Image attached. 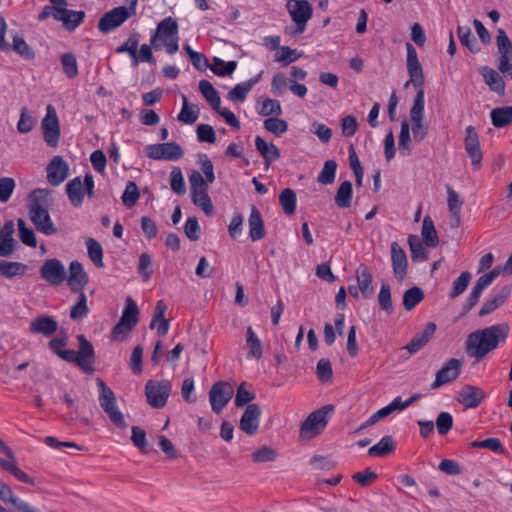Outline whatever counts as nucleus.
Masks as SVG:
<instances>
[{
	"instance_id": "36",
	"label": "nucleus",
	"mask_w": 512,
	"mask_h": 512,
	"mask_svg": "<svg viewBox=\"0 0 512 512\" xmlns=\"http://www.w3.org/2000/svg\"><path fill=\"white\" fill-rule=\"evenodd\" d=\"M396 448V443L392 436H384L377 444L370 447L368 455L372 457H384Z\"/></svg>"
},
{
	"instance_id": "61",
	"label": "nucleus",
	"mask_w": 512,
	"mask_h": 512,
	"mask_svg": "<svg viewBox=\"0 0 512 512\" xmlns=\"http://www.w3.org/2000/svg\"><path fill=\"white\" fill-rule=\"evenodd\" d=\"M258 114L261 116L281 115L282 108L280 102L275 99L266 98L263 101L261 108L258 110Z\"/></svg>"
},
{
	"instance_id": "25",
	"label": "nucleus",
	"mask_w": 512,
	"mask_h": 512,
	"mask_svg": "<svg viewBox=\"0 0 512 512\" xmlns=\"http://www.w3.org/2000/svg\"><path fill=\"white\" fill-rule=\"evenodd\" d=\"M58 329L57 321L51 316H38L29 324V330L33 334H42L44 336H51Z\"/></svg>"
},
{
	"instance_id": "64",
	"label": "nucleus",
	"mask_w": 512,
	"mask_h": 512,
	"mask_svg": "<svg viewBox=\"0 0 512 512\" xmlns=\"http://www.w3.org/2000/svg\"><path fill=\"white\" fill-rule=\"evenodd\" d=\"M196 134L199 142H206L209 144L216 142L215 130L209 124H199L196 129Z\"/></svg>"
},
{
	"instance_id": "30",
	"label": "nucleus",
	"mask_w": 512,
	"mask_h": 512,
	"mask_svg": "<svg viewBox=\"0 0 512 512\" xmlns=\"http://www.w3.org/2000/svg\"><path fill=\"white\" fill-rule=\"evenodd\" d=\"M167 310V306L163 300H159L156 303L153 318L150 323V328L157 329V333L160 336H165L169 330V322L165 319V312Z\"/></svg>"
},
{
	"instance_id": "4",
	"label": "nucleus",
	"mask_w": 512,
	"mask_h": 512,
	"mask_svg": "<svg viewBox=\"0 0 512 512\" xmlns=\"http://www.w3.org/2000/svg\"><path fill=\"white\" fill-rule=\"evenodd\" d=\"M77 340L79 343L78 351L63 350L58 353L61 359L76 364L85 373L91 374L94 371L95 352L93 345L86 339L84 335H78Z\"/></svg>"
},
{
	"instance_id": "11",
	"label": "nucleus",
	"mask_w": 512,
	"mask_h": 512,
	"mask_svg": "<svg viewBox=\"0 0 512 512\" xmlns=\"http://www.w3.org/2000/svg\"><path fill=\"white\" fill-rule=\"evenodd\" d=\"M171 392V384L169 381H153L149 380L145 385V394L147 402L153 408H163Z\"/></svg>"
},
{
	"instance_id": "31",
	"label": "nucleus",
	"mask_w": 512,
	"mask_h": 512,
	"mask_svg": "<svg viewBox=\"0 0 512 512\" xmlns=\"http://www.w3.org/2000/svg\"><path fill=\"white\" fill-rule=\"evenodd\" d=\"M255 146L257 151L264 158L267 168L269 165L278 160L281 156L280 150L273 143H267L262 137L255 138Z\"/></svg>"
},
{
	"instance_id": "8",
	"label": "nucleus",
	"mask_w": 512,
	"mask_h": 512,
	"mask_svg": "<svg viewBox=\"0 0 512 512\" xmlns=\"http://www.w3.org/2000/svg\"><path fill=\"white\" fill-rule=\"evenodd\" d=\"M286 2L287 11L296 26L290 34H302L306 30L308 21L312 18L313 7L308 0H286Z\"/></svg>"
},
{
	"instance_id": "23",
	"label": "nucleus",
	"mask_w": 512,
	"mask_h": 512,
	"mask_svg": "<svg viewBox=\"0 0 512 512\" xmlns=\"http://www.w3.org/2000/svg\"><path fill=\"white\" fill-rule=\"evenodd\" d=\"M84 18V11L69 10L66 7L57 9L54 14V19L62 22L64 28L68 31H74L84 21Z\"/></svg>"
},
{
	"instance_id": "9",
	"label": "nucleus",
	"mask_w": 512,
	"mask_h": 512,
	"mask_svg": "<svg viewBox=\"0 0 512 512\" xmlns=\"http://www.w3.org/2000/svg\"><path fill=\"white\" fill-rule=\"evenodd\" d=\"M407 50V71L409 74V81L406 82L405 87L410 83L415 87L416 95L422 94L423 100H425L424 94V74L422 66L419 62L417 52L411 43H406Z\"/></svg>"
},
{
	"instance_id": "28",
	"label": "nucleus",
	"mask_w": 512,
	"mask_h": 512,
	"mask_svg": "<svg viewBox=\"0 0 512 512\" xmlns=\"http://www.w3.org/2000/svg\"><path fill=\"white\" fill-rule=\"evenodd\" d=\"M435 331L436 325L433 322L427 323L424 330L416 334L405 348L410 354L418 352L429 342Z\"/></svg>"
},
{
	"instance_id": "3",
	"label": "nucleus",
	"mask_w": 512,
	"mask_h": 512,
	"mask_svg": "<svg viewBox=\"0 0 512 512\" xmlns=\"http://www.w3.org/2000/svg\"><path fill=\"white\" fill-rule=\"evenodd\" d=\"M52 202V195L48 189L38 188L30 193L28 208L32 224H52L48 212Z\"/></svg>"
},
{
	"instance_id": "45",
	"label": "nucleus",
	"mask_w": 512,
	"mask_h": 512,
	"mask_svg": "<svg viewBox=\"0 0 512 512\" xmlns=\"http://www.w3.org/2000/svg\"><path fill=\"white\" fill-rule=\"evenodd\" d=\"M86 247L87 252L90 260L93 262V264L97 267H103V249L99 242H97L93 238H88L86 240Z\"/></svg>"
},
{
	"instance_id": "51",
	"label": "nucleus",
	"mask_w": 512,
	"mask_h": 512,
	"mask_svg": "<svg viewBox=\"0 0 512 512\" xmlns=\"http://www.w3.org/2000/svg\"><path fill=\"white\" fill-rule=\"evenodd\" d=\"M213 65L210 66V69L217 75V76H226V75H231L236 67H237V62L236 61H228V62H225L224 60L218 58V57H214L213 58Z\"/></svg>"
},
{
	"instance_id": "46",
	"label": "nucleus",
	"mask_w": 512,
	"mask_h": 512,
	"mask_svg": "<svg viewBox=\"0 0 512 512\" xmlns=\"http://www.w3.org/2000/svg\"><path fill=\"white\" fill-rule=\"evenodd\" d=\"M140 40V34L137 31H131L128 39L115 50L118 54L128 53L131 58H136V50Z\"/></svg>"
},
{
	"instance_id": "48",
	"label": "nucleus",
	"mask_w": 512,
	"mask_h": 512,
	"mask_svg": "<svg viewBox=\"0 0 512 512\" xmlns=\"http://www.w3.org/2000/svg\"><path fill=\"white\" fill-rule=\"evenodd\" d=\"M377 299L379 306L383 311H385L388 315L393 314L394 307L392 303L391 289L389 284L382 283Z\"/></svg>"
},
{
	"instance_id": "62",
	"label": "nucleus",
	"mask_w": 512,
	"mask_h": 512,
	"mask_svg": "<svg viewBox=\"0 0 512 512\" xmlns=\"http://www.w3.org/2000/svg\"><path fill=\"white\" fill-rule=\"evenodd\" d=\"M471 280V274L468 271H464L460 276L453 282V288L450 293L451 298H456L461 295L467 288Z\"/></svg>"
},
{
	"instance_id": "2",
	"label": "nucleus",
	"mask_w": 512,
	"mask_h": 512,
	"mask_svg": "<svg viewBox=\"0 0 512 512\" xmlns=\"http://www.w3.org/2000/svg\"><path fill=\"white\" fill-rule=\"evenodd\" d=\"M179 26L177 21L172 17H166L161 20L156 30L151 34L150 45L155 50H160L165 46L166 52L170 55L175 54L179 50Z\"/></svg>"
},
{
	"instance_id": "14",
	"label": "nucleus",
	"mask_w": 512,
	"mask_h": 512,
	"mask_svg": "<svg viewBox=\"0 0 512 512\" xmlns=\"http://www.w3.org/2000/svg\"><path fill=\"white\" fill-rule=\"evenodd\" d=\"M43 138L49 147H56L60 138V126L55 109L48 105L42 120Z\"/></svg>"
},
{
	"instance_id": "12",
	"label": "nucleus",
	"mask_w": 512,
	"mask_h": 512,
	"mask_svg": "<svg viewBox=\"0 0 512 512\" xmlns=\"http://www.w3.org/2000/svg\"><path fill=\"white\" fill-rule=\"evenodd\" d=\"M146 150L147 157L153 160L177 161L184 155L183 149L176 142L151 144Z\"/></svg>"
},
{
	"instance_id": "55",
	"label": "nucleus",
	"mask_w": 512,
	"mask_h": 512,
	"mask_svg": "<svg viewBox=\"0 0 512 512\" xmlns=\"http://www.w3.org/2000/svg\"><path fill=\"white\" fill-rule=\"evenodd\" d=\"M496 45L500 54L499 57H512V42L502 28H499L497 31Z\"/></svg>"
},
{
	"instance_id": "44",
	"label": "nucleus",
	"mask_w": 512,
	"mask_h": 512,
	"mask_svg": "<svg viewBox=\"0 0 512 512\" xmlns=\"http://www.w3.org/2000/svg\"><path fill=\"white\" fill-rule=\"evenodd\" d=\"M191 198L193 203L206 215H212L214 213V206L208 194V190L198 191L197 193L191 194Z\"/></svg>"
},
{
	"instance_id": "47",
	"label": "nucleus",
	"mask_w": 512,
	"mask_h": 512,
	"mask_svg": "<svg viewBox=\"0 0 512 512\" xmlns=\"http://www.w3.org/2000/svg\"><path fill=\"white\" fill-rule=\"evenodd\" d=\"M279 201L283 211L287 215H291L296 210V194L290 188H285L279 195Z\"/></svg>"
},
{
	"instance_id": "6",
	"label": "nucleus",
	"mask_w": 512,
	"mask_h": 512,
	"mask_svg": "<svg viewBox=\"0 0 512 512\" xmlns=\"http://www.w3.org/2000/svg\"><path fill=\"white\" fill-rule=\"evenodd\" d=\"M199 91L206 99V101L211 105V107L225 119L228 125L235 129L240 128V122L234 115L232 111L228 108L221 107V99L218 91L214 88V86L208 80H201L199 82Z\"/></svg>"
},
{
	"instance_id": "10",
	"label": "nucleus",
	"mask_w": 512,
	"mask_h": 512,
	"mask_svg": "<svg viewBox=\"0 0 512 512\" xmlns=\"http://www.w3.org/2000/svg\"><path fill=\"white\" fill-rule=\"evenodd\" d=\"M424 107L422 94L415 96L410 109V120L413 138L417 142H422L428 134V125L424 123Z\"/></svg>"
},
{
	"instance_id": "13",
	"label": "nucleus",
	"mask_w": 512,
	"mask_h": 512,
	"mask_svg": "<svg viewBox=\"0 0 512 512\" xmlns=\"http://www.w3.org/2000/svg\"><path fill=\"white\" fill-rule=\"evenodd\" d=\"M39 272L41 278L51 286H58L67 278L65 266L56 258L45 260Z\"/></svg>"
},
{
	"instance_id": "19",
	"label": "nucleus",
	"mask_w": 512,
	"mask_h": 512,
	"mask_svg": "<svg viewBox=\"0 0 512 512\" xmlns=\"http://www.w3.org/2000/svg\"><path fill=\"white\" fill-rule=\"evenodd\" d=\"M47 181L52 186H58L68 177L69 166L61 156H55L46 167Z\"/></svg>"
},
{
	"instance_id": "58",
	"label": "nucleus",
	"mask_w": 512,
	"mask_h": 512,
	"mask_svg": "<svg viewBox=\"0 0 512 512\" xmlns=\"http://www.w3.org/2000/svg\"><path fill=\"white\" fill-rule=\"evenodd\" d=\"M408 243H409L411 257H412L413 261L419 260V259H421V260L426 259L427 255H426L425 248L423 246L421 239L418 236L410 235L408 238Z\"/></svg>"
},
{
	"instance_id": "40",
	"label": "nucleus",
	"mask_w": 512,
	"mask_h": 512,
	"mask_svg": "<svg viewBox=\"0 0 512 512\" xmlns=\"http://www.w3.org/2000/svg\"><path fill=\"white\" fill-rule=\"evenodd\" d=\"M410 143L411 137L409 123L406 120H403L398 140V148L402 156H409L411 154L412 149Z\"/></svg>"
},
{
	"instance_id": "15",
	"label": "nucleus",
	"mask_w": 512,
	"mask_h": 512,
	"mask_svg": "<svg viewBox=\"0 0 512 512\" xmlns=\"http://www.w3.org/2000/svg\"><path fill=\"white\" fill-rule=\"evenodd\" d=\"M464 360L451 358L444 366L436 373L435 380L431 384V389H438L439 387L455 381L460 375Z\"/></svg>"
},
{
	"instance_id": "21",
	"label": "nucleus",
	"mask_w": 512,
	"mask_h": 512,
	"mask_svg": "<svg viewBox=\"0 0 512 512\" xmlns=\"http://www.w3.org/2000/svg\"><path fill=\"white\" fill-rule=\"evenodd\" d=\"M261 417V409L257 404H249L241 416L239 428L249 436L256 434Z\"/></svg>"
},
{
	"instance_id": "16",
	"label": "nucleus",
	"mask_w": 512,
	"mask_h": 512,
	"mask_svg": "<svg viewBox=\"0 0 512 512\" xmlns=\"http://www.w3.org/2000/svg\"><path fill=\"white\" fill-rule=\"evenodd\" d=\"M465 132V150L471 160L473 170L478 171L482 166L483 160L479 137L474 126L466 127Z\"/></svg>"
},
{
	"instance_id": "5",
	"label": "nucleus",
	"mask_w": 512,
	"mask_h": 512,
	"mask_svg": "<svg viewBox=\"0 0 512 512\" xmlns=\"http://www.w3.org/2000/svg\"><path fill=\"white\" fill-rule=\"evenodd\" d=\"M97 385L99 388V404L103 411L107 414L111 422L120 429H125L127 424L124 415L119 410L114 392L106 383L98 378Z\"/></svg>"
},
{
	"instance_id": "49",
	"label": "nucleus",
	"mask_w": 512,
	"mask_h": 512,
	"mask_svg": "<svg viewBox=\"0 0 512 512\" xmlns=\"http://www.w3.org/2000/svg\"><path fill=\"white\" fill-rule=\"evenodd\" d=\"M337 163L334 160H327L320 173L317 181L323 185L332 184L335 180Z\"/></svg>"
},
{
	"instance_id": "59",
	"label": "nucleus",
	"mask_w": 512,
	"mask_h": 512,
	"mask_svg": "<svg viewBox=\"0 0 512 512\" xmlns=\"http://www.w3.org/2000/svg\"><path fill=\"white\" fill-rule=\"evenodd\" d=\"M170 187L176 194L179 195H182L186 192L184 177L181 169L178 167L173 168L170 173Z\"/></svg>"
},
{
	"instance_id": "35",
	"label": "nucleus",
	"mask_w": 512,
	"mask_h": 512,
	"mask_svg": "<svg viewBox=\"0 0 512 512\" xmlns=\"http://www.w3.org/2000/svg\"><path fill=\"white\" fill-rule=\"evenodd\" d=\"M493 126L503 128L512 122V106L494 108L490 113Z\"/></svg>"
},
{
	"instance_id": "56",
	"label": "nucleus",
	"mask_w": 512,
	"mask_h": 512,
	"mask_svg": "<svg viewBox=\"0 0 512 512\" xmlns=\"http://www.w3.org/2000/svg\"><path fill=\"white\" fill-rule=\"evenodd\" d=\"M264 128L276 136H280L288 130V123L278 117H269L264 121Z\"/></svg>"
},
{
	"instance_id": "52",
	"label": "nucleus",
	"mask_w": 512,
	"mask_h": 512,
	"mask_svg": "<svg viewBox=\"0 0 512 512\" xmlns=\"http://www.w3.org/2000/svg\"><path fill=\"white\" fill-rule=\"evenodd\" d=\"M60 60L64 74L70 79L77 77L78 64L76 57L71 53H64Z\"/></svg>"
},
{
	"instance_id": "32",
	"label": "nucleus",
	"mask_w": 512,
	"mask_h": 512,
	"mask_svg": "<svg viewBox=\"0 0 512 512\" xmlns=\"http://www.w3.org/2000/svg\"><path fill=\"white\" fill-rule=\"evenodd\" d=\"M67 196L74 207H79L83 203L84 192L83 183L80 177L71 179L65 186Z\"/></svg>"
},
{
	"instance_id": "7",
	"label": "nucleus",
	"mask_w": 512,
	"mask_h": 512,
	"mask_svg": "<svg viewBox=\"0 0 512 512\" xmlns=\"http://www.w3.org/2000/svg\"><path fill=\"white\" fill-rule=\"evenodd\" d=\"M333 411L332 405H326L312 412L300 427V437L310 440L319 435L327 425V416Z\"/></svg>"
},
{
	"instance_id": "43",
	"label": "nucleus",
	"mask_w": 512,
	"mask_h": 512,
	"mask_svg": "<svg viewBox=\"0 0 512 512\" xmlns=\"http://www.w3.org/2000/svg\"><path fill=\"white\" fill-rule=\"evenodd\" d=\"M27 266L20 262L0 261V274L6 278L23 275Z\"/></svg>"
},
{
	"instance_id": "53",
	"label": "nucleus",
	"mask_w": 512,
	"mask_h": 512,
	"mask_svg": "<svg viewBox=\"0 0 512 512\" xmlns=\"http://www.w3.org/2000/svg\"><path fill=\"white\" fill-rule=\"evenodd\" d=\"M470 446L473 448H486L490 449L493 452H498L503 455H508V451L502 446L500 440L498 438H488L485 440H477L470 443Z\"/></svg>"
},
{
	"instance_id": "39",
	"label": "nucleus",
	"mask_w": 512,
	"mask_h": 512,
	"mask_svg": "<svg viewBox=\"0 0 512 512\" xmlns=\"http://www.w3.org/2000/svg\"><path fill=\"white\" fill-rule=\"evenodd\" d=\"M10 50L15 51L22 58L31 60L35 57L34 50L26 43L24 38L17 33L13 35V42L10 44Z\"/></svg>"
},
{
	"instance_id": "17",
	"label": "nucleus",
	"mask_w": 512,
	"mask_h": 512,
	"mask_svg": "<svg viewBox=\"0 0 512 512\" xmlns=\"http://www.w3.org/2000/svg\"><path fill=\"white\" fill-rule=\"evenodd\" d=\"M130 16L131 13L128 8L124 6L115 7L100 18L98 29L102 33H109L122 25Z\"/></svg>"
},
{
	"instance_id": "33",
	"label": "nucleus",
	"mask_w": 512,
	"mask_h": 512,
	"mask_svg": "<svg viewBox=\"0 0 512 512\" xmlns=\"http://www.w3.org/2000/svg\"><path fill=\"white\" fill-rule=\"evenodd\" d=\"M14 226H3L0 228V256L8 257L14 252L15 241L12 237Z\"/></svg>"
},
{
	"instance_id": "27",
	"label": "nucleus",
	"mask_w": 512,
	"mask_h": 512,
	"mask_svg": "<svg viewBox=\"0 0 512 512\" xmlns=\"http://www.w3.org/2000/svg\"><path fill=\"white\" fill-rule=\"evenodd\" d=\"M484 82L489 89L500 96L505 94V82L503 77L494 69L484 66L480 70Z\"/></svg>"
},
{
	"instance_id": "22",
	"label": "nucleus",
	"mask_w": 512,
	"mask_h": 512,
	"mask_svg": "<svg viewBox=\"0 0 512 512\" xmlns=\"http://www.w3.org/2000/svg\"><path fill=\"white\" fill-rule=\"evenodd\" d=\"M512 291V285L507 284L501 287L497 292H495L489 299H487L482 305L479 316H486L493 311H495L499 306L504 304L508 299L510 293Z\"/></svg>"
},
{
	"instance_id": "42",
	"label": "nucleus",
	"mask_w": 512,
	"mask_h": 512,
	"mask_svg": "<svg viewBox=\"0 0 512 512\" xmlns=\"http://www.w3.org/2000/svg\"><path fill=\"white\" fill-rule=\"evenodd\" d=\"M138 315L139 310L136 302L131 297H127L120 320L127 324L136 326L138 323Z\"/></svg>"
},
{
	"instance_id": "37",
	"label": "nucleus",
	"mask_w": 512,
	"mask_h": 512,
	"mask_svg": "<svg viewBox=\"0 0 512 512\" xmlns=\"http://www.w3.org/2000/svg\"><path fill=\"white\" fill-rule=\"evenodd\" d=\"M457 33L461 44L467 47L471 53L476 54L480 52V47L470 27L459 26L457 29Z\"/></svg>"
},
{
	"instance_id": "57",
	"label": "nucleus",
	"mask_w": 512,
	"mask_h": 512,
	"mask_svg": "<svg viewBox=\"0 0 512 512\" xmlns=\"http://www.w3.org/2000/svg\"><path fill=\"white\" fill-rule=\"evenodd\" d=\"M137 272L141 276L143 281H147L153 274L152 261L148 253H141L139 256V263Z\"/></svg>"
},
{
	"instance_id": "38",
	"label": "nucleus",
	"mask_w": 512,
	"mask_h": 512,
	"mask_svg": "<svg viewBox=\"0 0 512 512\" xmlns=\"http://www.w3.org/2000/svg\"><path fill=\"white\" fill-rule=\"evenodd\" d=\"M352 194V183L350 181H344L341 183L335 195L336 205L340 208L350 207Z\"/></svg>"
},
{
	"instance_id": "50",
	"label": "nucleus",
	"mask_w": 512,
	"mask_h": 512,
	"mask_svg": "<svg viewBox=\"0 0 512 512\" xmlns=\"http://www.w3.org/2000/svg\"><path fill=\"white\" fill-rule=\"evenodd\" d=\"M182 100L183 106L180 113L178 114L177 119L185 124L195 123L198 119L199 111L196 109V106L194 105L189 107L186 96L183 95Z\"/></svg>"
},
{
	"instance_id": "63",
	"label": "nucleus",
	"mask_w": 512,
	"mask_h": 512,
	"mask_svg": "<svg viewBox=\"0 0 512 512\" xmlns=\"http://www.w3.org/2000/svg\"><path fill=\"white\" fill-rule=\"evenodd\" d=\"M250 90L251 89L246 82L239 83L228 92L227 98L232 102L241 103L245 101Z\"/></svg>"
},
{
	"instance_id": "60",
	"label": "nucleus",
	"mask_w": 512,
	"mask_h": 512,
	"mask_svg": "<svg viewBox=\"0 0 512 512\" xmlns=\"http://www.w3.org/2000/svg\"><path fill=\"white\" fill-rule=\"evenodd\" d=\"M316 374L319 381L322 383L331 381L333 376L331 362L326 358L320 359L317 363Z\"/></svg>"
},
{
	"instance_id": "24",
	"label": "nucleus",
	"mask_w": 512,
	"mask_h": 512,
	"mask_svg": "<svg viewBox=\"0 0 512 512\" xmlns=\"http://www.w3.org/2000/svg\"><path fill=\"white\" fill-rule=\"evenodd\" d=\"M391 260L395 277L400 281L404 280L407 274V257L397 242L391 244Z\"/></svg>"
},
{
	"instance_id": "34",
	"label": "nucleus",
	"mask_w": 512,
	"mask_h": 512,
	"mask_svg": "<svg viewBox=\"0 0 512 512\" xmlns=\"http://www.w3.org/2000/svg\"><path fill=\"white\" fill-rule=\"evenodd\" d=\"M246 344L248 347V358L260 359L263 355V346L259 337L256 335L251 326L246 330Z\"/></svg>"
},
{
	"instance_id": "1",
	"label": "nucleus",
	"mask_w": 512,
	"mask_h": 512,
	"mask_svg": "<svg viewBox=\"0 0 512 512\" xmlns=\"http://www.w3.org/2000/svg\"><path fill=\"white\" fill-rule=\"evenodd\" d=\"M509 331L508 324L501 323L470 333L465 341L467 355L478 361L483 359L507 339Z\"/></svg>"
},
{
	"instance_id": "29",
	"label": "nucleus",
	"mask_w": 512,
	"mask_h": 512,
	"mask_svg": "<svg viewBox=\"0 0 512 512\" xmlns=\"http://www.w3.org/2000/svg\"><path fill=\"white\" fill-rule=\"evenodd\" d=\"M356 279L358 284V289L361 291L364 298H370L374 293V288L372 285L373 277L369 268L361 264L356 269Z\"/></svg>"
},
{
	"instance_id": "20",
	"label": "nucleus",
	"mask_w": 512,
	"mask_h": 512,
	"mask_svg": "<svg viewBox=\"0 0 512 512\" xmlns=\"http://www.w3.org/2000/svg\"><path fill=\"white\" fill-rule=\"evenodd\" d=\"M66 280L72 292L80 293L88 284L89 277L80 262L72 261L69 265V275Z\"/></svg>"
},
{
	"instance_id": "41",
	"label": "nucleus",
	"mask_w": 512,
	"mask_h": 512,
	"mask_svg": "<svg viewBox=\"0 0 512 512\" xmlns=\"http://www.w3.org/2000/svg\"><path fill=\"white\" fill-rule=\"evenodd\" d=\"M424 299V292L419 287H412L404 292L403 306L407 311L414 309Z\"/></svg>"
},
{
	"instance_id": "26",
	"label": "nucleus",
	"mask_w": 512,
	"mask_h": 512,
	"mask_svg": "<svg viewBox=\"0 0 512 512\" xmlns=\"http://www.w3.org/2000/svg\"><path fill=\"white\" fill-rule=\"evenodd\" d=\"M484 397L485 393L482 389L472 385H465L459 392L458 401L466 408H475L480 405Z\"/></svg>"
},
{
	"instance_id": "18",
	"label": "nucleus",
	"mask_w": 512,
	"mask_h": 512,
	"mask_svg": "<svg viewBox=\"0 0 512 512\" xmlns=\"http://www.w3.org/2000/svg\"><path fill=\"white\" fill-rule=\"evenodd\" d=\"M233 394L232 388L225 382H216L210 392L209 401L215 413H220L229 402Z\"/></svg>"
},
{
	"instance_id": "54",
	"label": "nucleus",
	"mask_w": 512,
	"mask_h": 512,
	"mask_svg": "<svg viewBox=\"0 0 512 512\" xmlns=\"http://www.w3.org/2000/svg\"><path fill=\"white\" fill-rule=\"evenodd\" d=\"M88 314L89 308L87 306V297L84 292H80L77 303L70 310V317L73 320H81Z\"/></svg>"
}]
</instances>
